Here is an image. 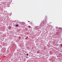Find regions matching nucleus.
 Listing matches in <instances>:
<instances>
[{
	"label": "nucleus",
	"mask_w": 62,
	"mask_h": 62,
	"mask_svg": "<svg viewBox=\"0 0 62 62\" xmlns=\"http://www.w3.org/2000/svg\"><path fill=\"white\" fill-rule=\"evenodd\" d=\"M22 23L23 25H24V24H25V23L24 22L23 23Z\"/></svg>",
	"instance_id": "f257e3e1"
},
{
	"label": "nucleus",
	"mask_w": 62,
	"mask_h": 62,
	"mask_svg": "<svg viewBox=\"0 0 62 62\" xmlns=\"http://www.w3.org/2000/svg\"><path fill=\"white\" fill-rule=\"evenodd\" d=\"M19 26V25L18 24L16 25V26Z\"/></svg>",
	"instance_id": "f03ea898"
},
{
	"label": "nucleus",
	"mask_w": 62,
	"mask_h": 62,
	"mask_svg": "<svg viewBox=\"0 0 62 62\" xmlns=\"http://www.w3.org/2000/svg\"><path fill=\"white\" fill-rule=\"evenodd\" d=\"M27 55H28V54H27Z\"/></svg>",
	"instance_id": "20e7f679"
},
{
	"label": "nucleus",
	"mask_w": 62,
	"mask_h": 62,
	"mask_svg": "<svg viewBox=\"0 0 62 62\" xmlns=\"http://www.w3.org/2000/svg\"><path fill=\"white\" fill-rule=\"evenodd\" d=\"M61 47H62V44H61Z\"/></svg>",
	"instance_id": "7ed1b4c3"
}]
</instances>
